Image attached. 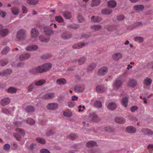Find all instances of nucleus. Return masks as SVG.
I'll list each match as a JSON object with an SVG mask.
<instances>
[{
    "label": "nucleus",
    "mask_w": 153,
    "mask_h": 153,
    "mask_svg": "<svg viewBox=\"0 0 153 153\" xmlns=\"http://www.w3.org/2000/svg\"><path fill=\"white\" fill-rule=\"evenodd\" d=\"M16 133H14V136L17 140H20L22 136H24L25 135V132L23 129L20 128H16Z\"/></svg>",
    "instance_id": "f257e3e1"
},
{
    "label": "nucleus",
    "mask_w": 153,
    "mask_h": 153,
    "mask_svg": "<svg viewBox=\"0 0 153 153\" xmlns=\"http://www.w3.org/2000/svg\"><path fill=\"white\" fill-rule=\"evenodd\" d=\"M26 31L22 29L19 30L16 33V37L19 39H23L25 36Z\"/></svg>",
    "instance_id": "f03ea898"
},
{
    "label": "nucleus",
    "mask_w": 153,
    "mask_h": 153,
    "mask_svg": "<svg viewBox=\"0 0 153 153\" xmlns=\"http://www.w3.org/2000/svg\"><path fill=\"white\" fill-rule=\"evenodd\" d=\"M30 71L31 73L33 74L37 73H41L44 72L42 66H38L35 68L30 69Z\"/></svg>",
    "instance_id": "7ed1b4c3"
},
{
    "label": "nucleus",
    "mask_w": 153,
    "mask_h": 153,
    "mask_svg": "<svg viewBox=\"0 0 153 153\" xmlns=\"http://www.w3.org/2000/svg\"><path fill=\"white\" fill-rule=\"evenodd\" d=\"M58 104L56 103H49L47 105V108L50 110H55L58 108Z\"/></svg>",
    "instance_id": "20e7f679"
},
{
    "label": "nucleus",
    "mask_w": 153,
    "mask_h": 153,
    "mask_svg": "<svg viewBox=\"0 0 153 153\" xmlns=\"http://www.w3.org/2000/svg\"><path fill=\"white\" fill-rule=\"evenodd\" d=\"M55 97V94L53 92L47 93L42 97L43 99L46 100L52 99Z\"/></svg>",
    "instance_id": "39448f33"
},
{
    "label": "nucleus",
    "mask_w": 153,
    "mask_h": 153,
    "mask_svg": "<svg viewBox=\"0 0 153 153\" xmlns=\"http://www.w3.org/2000/svg\"><path fill=\"white\" fill-rule=\"evenodd\" d=\"M107 71V68L105 67H103L99 70L98 74L99 76H103L105 74Z\"/></svg>",
    "instance_id": "423d86ee"
},
{
    "label": "nucleus",
    "mask_w": 153,
    "mask_h": 153,
    "mask_svg": "<svg viewBox=\"0 0 153 153\" xmlns=\"http://www.w3.org/2000/svg\"><path fill=\"white\" fill-rule=\"evenodd\" d=\"M123 82L120 80L117 79L114 82L113 86L114 89H117L122 85Z\"/></svg>",
    "instance_id": "0eeeda50"
},
{
    "label": "nucleus",
    "mask_w": 153,
    "mask_h": 153,
    "mask_svg": "<svg viewBox=\"0 0 153 153\" xmlns=\"http://www.w3.org/2000/svg\"><path fill=\"white\" fill-rule=\"evenodd\" d=\"M31 36L34 38H36L39 35L38 30L35 28H32L30 31Z\"/></svg>",
    "instance_id": "6e6552de"
},
{
    "label": "nucleus",
    "mask_w": 153,
    "mask_h": 153,
    "mask_svg": "<svg viewBox=\"0 0 153 153\" xmlns=\"http://www.w3.org/2000/svg\"><path fill=\"white\" fill-rule=\"evenodd\" d=\"M25 48L27 51H33L37 50L38 48V47L36 45H30L25 47Z\"/></svg>",
    "instance_id": "1a4fd4ad"
},
{
    "label": "nucleus",
    "mask_w": 153,
    "mask_h": 153,
    "mask_svg": "<svg viewBox=\"0 0 153 153\" xmlns=\"http://www.w3.org/2000/svg\"><path fill=\"white\" fill-rule=\"evenodd\" d=\"M122 55L120 53H114L112 55L113 59L115 61H118L119 59L122 58Z\"/></svg>",
    "instance_id": "9d476101"
},
{
    "label": "nucleus",
    "mask_w": 153,
    "mask_h": 153,
    "mask_svg": "<svg viewBox=\"0 0 153 153\" xmlns=\"http://www.w3.org/2000/svg\"><path fill=\"white\" fill-rule=\"evenodd\" d=\"M10 102V98H4L2 99L0 102V104L2 106H5L9 104Z\"/></svg>",
    "instance_id": "9b49d317"
},
{
    "label": "nucleus",
    "mask_w": 153,
    "mask_h": 153,
    "mask_svg": "<svg viewBox=\"0 0 153 153\" xmlns=\"http://www.w3.org/2000/svg\"><path fill=\"white\" fill-rule=\"evenodd\" d=\"M42 68L44 72L50 69L52 67L51 64L49 63L44 64L42 65Z\"/></svg>",
    "instance_id": "f8f14e48"
},
{
    "label": "nucleus",
    "mask_w": 153,
    "mask_h": 153,
    "mask_svg": "<svg viewBox=\"0 0 153 153\" xmlns=\"http://www.w3.org/2000/svg\"><path fill=\"white\" fill-rule=\"evenodd\" d=\"M101 2V0H92L91 6L92 7H97L100 4Z\"/></svg>",
    "instance_id": "ddd939ff"
},
{
    "label": "nucleus",
    "mask_w": 153,
    "mask_h": 153,
    "mask_svg": "<svg viewBox=\"0 0 153 153\" xmlns=\"http://www.w3.org/2000/svg\"><path fill=\"white\" fill-rule=\"evenodd\" d=\"M107 107L108 109L110 110H113L116 108V105L114 102H111L108 104Z\"/></svg>",
    "instance_id": "4468645a"
},
{
    "label": "nucleus",
    "mask_w": 153,
    "mask_h": 153,
    "mask_svg": "<svg viewBox=\"0 0 153 153\" xmlns=\"http://www.w3.org/2000/svg\"><path fill=\"white\" fill-rule=\"evenodd\" d=\"M116 1L114 0H111L109 1L108 2V4L109 7L114 8L117 5Z\"/></svg>",
    "instance_id": "2eb2a0df"
},
{
    "label": "nucleus",
    "mask_w": 153,
    "mask_h": 153,
    "mask_svg": "<svg viewBox=\"0 0 153 153\" xmlns=\"http://www.w3.org/2000/svg\"><path fill=\"white\" fill-rule=\"evenodd\" d=\"M102 19L101 17L99 16H93L91 19V21L94 22H99L101 21Z\"/></svg>",
    "instance_id": "dca6fc26"
},
{
    "label": "nucleus",
    "mask_w": 153,
    "mask_h": 153,
    "mask_svg": "<svg viewBox=\"0 0 153 153\" xmlns=\"http://www.w3.org/2000/svg\"><path fill=\"white\" fill-rule=\"evenodd\" d=\"M30 55L28 53H25L20 55L19 57V59L23 61L28 59L30 57Z\"/></svg>",
    "instance_id": "f3484780"
},
{
    "label": "nucleus",
    "mask_w": 153,
    "mask_h": 153,
    "mask_svg": "<svg viewBox=\"0 0 153 153\" xmlns=\"http://www.w3.org/2000/svg\"><path fill=\"white\" fill-rule=\"evenodd\" d=\"M9 30L7 29H4L0 30V35L1 37H4L6 36L8 33Z\"/></svg>",
    "instance_id": "a211bd4d"
},
{
    "label": "nucleus",
    "mask_w": 153,
    "mask_h": 153,
    "mask_svg": "<svg viewBox=\"0 0 153 153\" xmlns=\"http://www.w3.org/2000/svg\"><path fill=\"white\" fill-rule=\"evenodd\" d=\"M134 9L137 11L143 10L144 8V6L142 5H137L133 7Z\"/></svg>",
    "instance_id": "6ab92c4d"
},
{
    "label": "nucleus",
    "mask_w": 153,
    "mask_h": 153,
    "mask_svg": "<svg viewBox=\"0 0 153 153\" xmlns=\"http://www.w3.org/2000/svg\"><path fill=\"white\" fill-rule=\"evenodd\" d=\"M126 130L127 132L128 133H133L135 132L136 129L134 127L132 126H128L126 128Z\"/></svg>",
    "instance_id": "aec40b11"
},
{
    "label": "nucleus",
    "mask_w": 153,
    "mask_h": 153,
    "mask_svg": "<svg viewBox=\"0 0 153 153\" xmlns=\"http://www.w3.org/2000/svg\"><path fill=\"white\" fill-rule=\"evenodd\" d=\"M97 146L96 142L93 141H90L88 142L86 144V146L89 148L92 147Z\"/></svg>",
    "instance_id": "412c9836"
},
{
    "label": "nucleus",
    "mask_w": 153,
    "mask_h": 153,
    "mask_svg": "<svg viewBox=\"0 0 153 153\" xmlns=\"http://www.w3.org/2000/svg\"><path fill=\"white\" fill-rule=\"evenodd\" d=\"M112 10L110 9L105 8L102 9L101 11L102 13L104 15H108L111 13Z\"/></svg>",
    "instance_id": "4be33fe9"
},
{
    "label": "nucleus",
    "mask_w": 153,
    "mask_h": 153,
    "mask_svg": "<svg viewBox=\"0 0 153 153\" xmlns=\"http://www.w3.org/2000/svg\"><path fill=\"white\" fill-rule=\"evenodd\" d=\"M115 121L117 123L123 124L125 122V120L123 118L117 117H116L115 119Z\"/></svg>",
    "instance_id": "5701e85b"
},
{
    "label": "nucleus",
    "mask_w": 153,
    "mask_h": 153,
    "mask_svg": "<svg viewBox=\"0 0 153 153\" xmlns=\"http://www.w3.org/2000/svg\"><path fill=\"white\" fill-rule=\"evenodd\" d=\"M62 38L65 40L70 39L71 36L70 34H68L66 33H64L61 36Z\"/></svg>",
    "instance_id": "b1692460"
},
{
    "label": "nucleus",
    "mask_w": 153,
    "mask_h": 153,
    "mask_svg": "<svg viewBox=\"0 0 153 153\" xmlns=\"http://www.w3.org/2000/svg\"><path fill=\"white\" fill-rule=\"evenodd\" d=\"M33 82L34 83V85H35L39 86L45 83L46 81L44 79H42L40 80L34 81Z\"/></svg>",
    "instance_id": "393cba45"
},
{
    "label": "nucleus",
    "mask_w": 153,
    "mask_h": 153,
    "mask_svg": "<svg viewBox=\"0 0 153 153\" xmlns=\"http://www.w3.org/2000/svg\"><path fill=\"white\" fill-rule=\"evenodd\" d=\"M128 99L125 97L123 98L121 100V103L122 105L125 107H126L128 105Z\"/></svg>",
    "instance_id": "a878e982"
},
{
    "label": "nucleus",
    "mask_w": 153,
    "mask_h": 153,
    "mask_svg": "<svg viewBox=\"0 0 153 153\" xmlns=\"http://www.w3.org/2000/svg\"><path fill=\"white\" fill-rule=\"evenodd\" d=\"M56 82L59 85H63L66 82V80L64 78H60L56 80Z\"/></svg>",
    "instance_id": "bb28decb"
},
{
    "label": "nucleus",
    "mask_w": 153,
    "mask_h": 153,
    "mask_svg": "<svg viewBox=\"0 0 153 153\" xmlns=\"http://www.w3.org/2000/svg\"><path fill=\"white\" fill-rule=\"evenodd\" d=\"M152 82V79L148 77H146L144 80V84L146 86H149Z\"/></svg>",
    "instance_id": "cd10ccee"
},
{
    "label": "nucleus",
    "mask_w": 153,
    "mask_h": 153,
    "mask_svg": "<svg viewBox=\"0 0 153 153\" xmlns=\"http://www.w3.org/2000/svg\"><path fill=\"white\" fill-rule=\"evenodd\" d=\"M12 72V70L10 69H7L2 71L1 73H0V75L5 76L10 74Z\"/></svg>",
    "instance_id": "c85d7f7f"
},
{
    "label": "nucleus",
    "mask_w": 153,
    "mask_h": 153,
    "mask_svg": "<svg viewBox=\"0 0 153 153\" xmlns=\"http://www.w3.org/2000/svg\"><path fill=\"white\" fill-rule=\"evenodd\" d=\"M49 27L47 26H44L43 27L44 33L47 35H50L52 33L51 30H49Z\"/></svg>",
    "instance_id": "c756f323"
},
{
    "label": "nucleus",
    "mask_w": 153,
    "mask_h": 153,
    "mask_svg": "<svg viewBox=\"0 0 153 153\" xmlns=\"http://www.w3.org/2000/svg\"><path fill=\"white\" fill-rule=\"evenodd\" d=\"M25 110L27 112L29 113L33 112L35 111L34 107L31 106H27L25 108Z\"/></svg>",
    "instance_id": "7c9ffc66"
},
{
    "label": "nucleus",
    "mask_w": 153,
    "mask_h": 153,
    "mask_svg": "<svg viewBox=\"0 0 153 153\" xmlns=\"http://www.w3.org/2000/svg\"><path fill=\"white\" fill-rule=\"evenodd\" d=\"M74 89L75 91L76 92H82L84 90L83 88L79 86H76Z\"/></svg>",
    "instance_id": "2f4dec72"
},
{
    "label": "nucleus",
    "mask_w": 153,
    "mask_h": 153,
    "mask_svg": "<svg viewBox=\"0 0 153 153\" xmlns=\"http://www.w3.org/2000/svg\"><path fill=\"white\" fill-rule=\"evenodd\" d=\"M91 28L94 30L97 31L102 28V26L100 25H94L91 26Z\"/></svg>",
    "instance_id": "473e14b6"
},
{
    "label": "nucleus",
    "mask_w": 153,
    "mask_h": 153,
    "mask_svg": "<svg viewBox=\"0 0 153 153\" xmlns=\"http://www.w3.org/2000/svg\"><path fill=\"white\" fill-rule=\"evenodd\" d=\"M63 14L64 17L67 19H69L71 16V13L65 11L64 12Z\"/></svg>",
    "instance_id": "72a5a7b5"
},
{
    "label": "nucleus",
    "mask_w": 153,
    "mask_h": 153,
    "mask_svg": "<svg viewBox=\"0 0 153 153\" xmlns=\"http://www.w3.org/2000/svg\"><path fill=\"white\" fill-rule=\"evenodd\" d=\"M12 12L14 15H18L19 12V9L16 7H14L11 9Z\"/></svg>",
    "instance_id": "f704fd0d"
},
{
    "label": "nucleus",
    "mask_w": 153,
    "mask_h": 153,
    "mask_svg": "<svg viewBox=\"0 0 153 153\" xmlns=\"http://www.w3.org/2000/svg\"><path fill=\"white\" fill-rule=\"evenodd\" d=\"M136 84V82L134 79H130L128 85L131 87L134 86Z\"/></svg>",
    "instance_id": "c9c22d12"
},
{
    "label": "nucleus",
    "mask_w": 153,
    "mask_h": 153,
    "mask_svg": "<svg viewBox=\"0 0 153 153\" xmlns=\"http://www.w3.org/2000/svg\"><path fill=\"white\" fill-rule=\"evenodd\" d=\"M7 92L9 93L14 94L16 93V90L15 88L10 87L8 89Z\"/></svg>",
    "instance_id": "e433bc0d"
},
{
    "label": "nucleus",
    "mask_w": 153,
    "mask_h": 153,
    "mask_svg": "<svg viewBox=\"0 0 153 153\" xmlns=\"http://www.w3.org/2000/svg\"><path fill=\"white\" fill-rule=\"evenodd\" d=\"M96 90L98 92L101 93L104 91V89L103 86L101 85H98L97 86Z\"/></svg>",
    "instance_id": "4c0bfd02"
},
{
    "label": "nucleus",
    "mask_w": 153,
    "mask_h": 153,
    "mask_svg": "<svg viewBox=\"0 0 153 153\" xmlns=\"http://www.w3.org/2000/svg\"><path fill=\"white\" fill-rule=\"evenodd\" d=\"M144 130L146 134L148 136H152L153 134V132L150 130L145 129H144Z\"/></svg>",
    "instance_id": "58836bf2"
},
{
    "label": "nucleus",
    "mask_w": 153,
    "mask_h": 153,
    "mask_svg": "<svg viewBox=\"0 0 153 153\" xmlns=\"http://www.w3.org/2000/svg\"><path fill=\"white\" fill-rule=\"evenodd\" d=\"M27 2L30 5H35L38 2V0H27Z\"/></svg>",
    "instance_id": "ea45409f"
},
{
    "label": "nucleus",
    "mask_w": 153,
    "mask_h": 153,
    "mask_svg": "<svg viewBox=\"0 0 153 153\" xmlns=\"http://www.w3.org/2000/svg\"><path fill=\"white\" fill-rule=\"evenodd\" d=\"M55 20L57 22L59 23L63 22L64 21L63 19L60 16H56L55 17Z\"/></svg>",
    "instance_id": "a19ab883"
},
{
    "label": "nucleus",
    "mask_w": 153,
    "mask_h": 153,
    "mask_svg": "<svg viewBox=\"0 0 153 153\" xmlns=\"http://www.w3.org/2000/svg\"><path fill=\"white\" fill-rule=\"evenodd\" d=\"M39 39L41 41L45 42H48L49 40V39L44 38L43 36L42 35L39 36Z\"/></svg>",
    "instance_id": "79ce46f5"
},
{
    "label": "nucleus",
    "mask_w": 153,
    "mask_h": 153,
    "mask_svg": "<svg viewBox=\"0 0 153 153\" xmlns=\"http://www.w3.org/2000/svg\"><path fill=\"white\" fill-rule=\"evenodd\" d=\"M85 45V43H82L80 44L75 45L73 46V48H80L84 46Z\"/></svg>",
    "instance_id": "37998d69"
},
{
    "label": "nucleus",
    "mask_w": 153,
    "mask_h": 153,
    "mask_svg": "<svg viewBox=\"0 0 153 153\" xmlns=\"http://www.w3.org/2000/svg\"><path fill=\"white\" fill-rule=\"evenodd\" d=\"M89 117L92 120H94L97 117V115L94 113H92L90 114Z\"/></svg>",
    "instance_id": "c03bdc74"
},
{
    "label": "nucleus",
    "mask_w": 153,
    "mask_h": 153,
    "mask_svg": "<svg viewBox=\"0 0 153 153\" xmlns=\"http://www.w3.org/2000/svg\"><path fill=\"white\" fill-rule=\"evenodd\" d=\"M26 122L30 125H33L35 123V122L33 119L29 118L26 120Z\"/></svg>",
    "instance_id": "a18cd8bd"
},
{
    "label": "nucleus",
    "mask_w": 153,
    "mask_h": 153,
    "mask_svg": "<svg viewBox=\"0 0 153 153\" xmlns=\"http://www.w3.org/2000/svg\"><path fill=\"white\" fill-rule=\"evenodd\" d=\"M94 105L97 108H100L102 107L101 102L99 101H97L94 103Z\"/></svg>",
    "instance_id": "49530a36"
},
{
    "label": "nucleus",
    "mask_w": 153,
    "mask_h": 153,
    "mask_svg": "<svg viewBox=\"0 0 153 153\" xmlns=\"http://www.w3.org/2000/svg\"><path fill=\"white\" fill-rule=\"evenodd\" d=\"M36 140L38 142L42 144H45V140L43 138L39 137L37 138L36 139Z\"/></svg>",
    "instance_id": "de8ad7c7"
},
{
    "label": "nucleus",
    "mask_w": 153,
    "mask_h": 153,
    "mask_svg": "<svg viewBox=\"0 0 153 153\" xmlns=\"http://www.w3.org/2000/svg\"><path fill=\"white\" fill-rule=\"evenodd\" d=\"M9 51V48L8 47H6L2 50L1 51V53L2 54H5Z\"/></svg>",
    "instance_id": "09e8293b"
},
{
    "label": "nucleus",
    "mask_w": 153,
    "mask_h": 153,
    "mask_svg": "<svg viewBox=\"0 0 153 153\" xmlns=\"http://www.w3.org/2000/svg\"><path fill=\"white\" fill-rule=\"evenodd\" d=\"M134 39L135 41L138 42H142L143 41V38L140 36L136 37L134 38Z\"/></svg>",
    "instance_id": "8fccbe9b"
},
{
    "label": "nucleus",
    "mask_w": 153,
    "mask_h": 153,
    "mask_svg": "<svg viewBox=\"0 0 153 153\" xmlns=\"http://www.w3.org/2000/svg\"><path fill=\"white\" fill-rule=\"evenodd\" d=\"M10 148V146L9 144L7 143L5 144L3 146V149L7 151H8Z\"/></svg>",
    "instance_id": "3c124183"
},
{
    "label": "nucleus",
    "mask_w": 153,
    "mask_h": 153,
    "mask_svg": "<svg viewBox=\"0 0 153 153\" xmlns=\"http://www.w3.org/2000/svg\"><path fill=\"white\" fill-rule=\"evenodd\" d=\"M76 135L74 134H70L68 136V138L69 139L73 140H75L76 139Z\"/></svg>",
    "instance_id": "603ef678"
},
{
    "label": "nucleus",
    "mask_w": 153,
    "mask_h": 153,
    "mask_svg": "<svg viewBox=\"0 0 153 153\" xmlns=\"http://www.w3.org/2000/svg\"><path fill=\"white\" fill-rule=\"evenodd\" d=\"M85 59L84 58H82L78 60V63L80 65L83 64L85 62Z\"/></svg>",
    "instance_id": "864d4df0"
},
{
    "label": "nucleus",
    "mask_w": 153,
    "mask_h": 153,
    "mask_svg": "<svg viewBox=\"0 0 153 153\" xmlns=\"http://www.w3.org/2000/svg\"><path fill=\"white\" fill-rule=\"evenodd\" d=\"M22 122L17 121L15 122L14 123V124L17 127H20L22 126Z\"/></svg>",
    "instance_id": "5fc2aeb1"
},
{
    "label": "nucleus",
    "mask_w": 153,
    "mask_h": 153,
    "mask_svg": "<svg viewBox=\"0 0 153 153\" xmlns=\"http://www.w3.org/2000/svg\"><path fill=\"white\" fill-rule=\"evenodd\" d=\"M34 83L33 82L28 87V91H31L34 88Z\"/></svg>",
    "instance_id": "6e6d98bb"
},
{
    "label": "nucleus",
    "mask_w": 153,
    "mask_h": 153,
    "mask_svg": "<svg viewBox=\"0 0 153 153\" xmlns=\"http://www.w3.org/2000/svg\"><path fill=\"white\" fill-rule=\"evenodd\" d=\"M8 63V61L6 59L1 60L0 62V65L2 66L6 65Z\"/></svg>",
    "instance_id": "4d7b16f0"
},
{
    "label": "nucleus",
    "mask_w": 153,
    "mask_h": 153,
    "mask_svg": "<svg viewBox=\"0 0 153 153\" xmlns=\"http://www.w3.org/2000/svg\"><path fill=\"white\" fill-rule=\"evenodd\" d=\"M2 112L8 115L10 114V111L8 110L6 108H3L2 109Z\"/></svg>",
    "instance_id": "13d9d810"
},
{
    "label": "nucleus",
    "mask_w": 153,
    "mask_h": 153,
    "mask_svg": "<svg viewBox=\"0 0 153 153\" xmlns=\"http://www.w3.org/2000/svg\"><path fill=\"white\" fill-rule=\"evenodd\" d=\"M77 19L79 21L81 22L84 21V19L82 16L80 14L77 17Z\"/></svg>",
    "instance_id": "bf43d9fd"
},
{
    "label": "nucleus",
    "mask_w": 153,
    "mask_h": 153,
    "mask_svg": "<svg viewBox=\"0 0 153 153\" xmlns=\"http://www.w3.org/2000/svg\"><path fill=\"white\" fill-rule=\"evenodd\" d=\"M138 109V107L136 106H134L131 107L130 110L131 112H134Z\"/></svg>",
    "instance_id": "052dcab7"
},
{
    "label": "nucleus",
    "mask_w": 153,
    "mask_h": 153,
    "mask_svg": "<svg viewBox=\"0 0 153 153\" xmlns=\"http://www.w3.org/2000/svg\"><path fill=\"white\" fill-rule=\"evenodd\" d=\"M50 57V55L48 54H45L42 55L41 57L43 59H48Z\"/></svg>",
    "instance_id": "680f3d73"
},
{
    "label": "nucleus",
    "mask_w": 153,
    "mask_h": 153,
    "mask_svg": "<svg viewBox=\"0 0 153 153\" xmlns=\"http://www.w3.org/2000/svg\"><path fill=\"white\" fill-rule=\"evenodd\" d=\"M114 27L113 26H109L107 27V29L109 31H112L114 30Z\"/></svg>",
    "instance_id": "e2e57ef3"
},
{
    "label": "nucleus",
    "mask_w": 153,
    "mask_h": 153,
    "mask_svg": "<svg viewBox=\"0 0 153 153\" xmlns=\"http://www.w3.org/2000/svg\"><path fill=\"white\" fill-rule=\"evenodd\" d=\"M40 153H50L49 151L47 149H42L40 151Z\"/></svg>",
    "instance_id": "0e129e2a"
},
{
    "label": "nucleus",
    "mask_w": 153,
    "mask_h": 153,
    "mask_svg": "<svg viewBox=\"0 0 153 153\" xmlns=\"http://www.w3.org/2000/svg\"><path fill=\"white\" fill-rule=\"evenodd\" d=\"M64 115L66 117H70L72 116L71 114L68 112H65L63 113Z\"/></svg>",
    "instance_id": "69168bd1"
},
{
    "label": "nucleus",
    "mask_w": 153,
    "mask_h": 153,
    "mask_svg": "<svg viewBox=\"0 0 153 153\" xmlns=\"http://www.w3.org/2000/svg\"><path fill=\"white\" fill-rule=\"evenodd\" d=\"M105 131L107 132H111L112 131V128L109 126H107L105 128Z\"/></svg>",
    "instance_id": "338daca9"
},
{
    "label": "nucleus",
    "mask_w": 153,
    "mask_h": 153,
    "mask_svg": "<svg viewBox=\"0 0 153 153\" xmlns=\"http://www.w3.org/2000/svg\"><path fill=\"white\" fill-rule=\"evenodd\" d=\"M124 19V16L123 15L117 17V19L118 21H121Z\"/></svg>",
    "instance_id": "774afa93"
}]
</instances>
